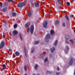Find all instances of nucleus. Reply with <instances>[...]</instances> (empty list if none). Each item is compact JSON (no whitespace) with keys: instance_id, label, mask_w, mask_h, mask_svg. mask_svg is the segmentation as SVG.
Returning <instances> with one entry per match:
<instances>
[{"instance_id":"11","label":"nucleus","mask_w":75,"mask_h":75,"mask_svg":"<svg viewBox=\"0 0 75 75\" xmlns=\"http://www.w3.org/2000/svg\"><path fill=\"white\" fill-rule=\"evenodd\" d=\"M35 7H38L39 6V4L38 3H35Z\"/></svg>"},{"instance_id":"14","label":"nucleus","mask_w":75,"mask_h":75,"mask_svg":"<svg viewBox=\"0 0 75 75\" xmlns=\"http://www.w3.org/2000/svg\"><path fill=\"white\" fill-rule=\"evenodd\" d=\"M50 33L51 35H52V34H54V31L53 30H51L50 31Z\"/></svg>"},{"instance_id":"33","label":"nucleus","mask_w":75,"mask_h":75,"mask_svg":"<svg viewBox=\"0 0 75 75\" xmlns=\"http://www.w3.org/2000/svg\"><path fill=\"white\" fill-rule=\"evenodd\" d=\"M50 51L51 52H53V50L52 49V48H51L50 49Z\"/></svg>"},{"instance_id":"46","label":"nucleus","mask_w":75,"mask_h":75,"mask_svg":"<svg viewBox=\"0 0 75 75\" xmlns=\"http://www.w3.org/2000/svg\"><path fill=\"white\" fill-rule=\"evenodd\" d=\"M25 75H27V74H25Z\"/></svg>"},{"instance_id":"40","label":"nucleus","mask_w":75,"mask_h":75,"mask_svg":"<svg viewBox=\"0 0 75 75\" xmlns=\"http://www.w3.org/2000/svg\"><path fill=\"white\" fill-rule=\"evenodd\" d=\"M0 7L1 8V7H2V5H0Z\"/></svg>"},{"instance_id":"43","label":"nucleus","mask_w":75,"mask_h":75,"mask_svg":"<svg viewBox=\"0 0 75 75\" xmlns=\"http://www.w3.org/2000/svg\"><path fill=\"white\" fill-rule=\"evenodd\" d=\"M7 39L8 40H9V39L8 38H7Z\"/></svg>"},{"instance_id":"32","label":"nucleus","mask_w":75,"mask_h":75,"mask_svg":"<svg viewBox=\"0 0 75 75\" xmlns=\"http://www.w3.org/2000/svg\"><path fill=\"white\" fill-rule=\"evenodd\" d=\"M9 3H10V2H11V3H13V0H9Z\"/></svg>"},{"instance_id":"23","label":"nucleus","mask_w":75,"mask_h":75,"mask_svg":"<svg viewBox=\"0 0 75 75\" xmlns=\"http://www.w3.org/2000/svg\"><path fill=\"white\" fill-rule=\"evenodd\" d=\"M6 10H7V8H4L2 9V11H4V12H5Z\"/></svg>"},{"instance_id":"26","label":"nucleus","mask_w":75,"mask_h":75,"mask_svg":"<svg viewBox=\"0 0 75 75\" xmlns=\"http://www.w3.org/2000/svg\"><path fill=\"white\" fill-rule=\"evenodd\" d=\"M37 67H38V65L36 64L35 67V69H37Z\"/></svg>"},{"instance_id":"6","label":"nucleus","mask_w":75,"mask_h":75,"mask_svg":"<svg viewBox=\"0 0 75 75\" xmlns=\"http://www.w3.org/2000/svg\"><path fill=\"white\" fill-rule=\"evenodd\" d=\"M18 34V32L16 30H14L13 31V35H17Z\"/></svg>"},{"instance_id":"44","label":"nucleus","mask_w":75,"mask_h":75,"mask_svg":"<svg viewBox=\"0 0 75 75\" xmlns=\"http://www.w3.org/2000/svg\"><path fill=\"white\" fill-rule=\"evenodd\" d=\"M3 36L4 37H6V36L5 35H4Z\"/></svg>"},{"instance_id":"27","label":"nucleus","mask_w":75,"mask_h":75,"mask_svg":"<svg viewBox=\"0 0 75 75\" xmlns=\"http://www.w3.org/2000/svg\"><path fill=\"white\" fill-rule=\"evenodd\" d=\"M58 2L59 4H61L62 2H61V1H59V0H58Z\"/></svg>"},{"instance_id":"24","label":"nucleus","mask_w":75,"mask_h":75,"mask_svg":"<svg viewBox=\"0 0 75 75\" xmlns=\"http://www.w3.org/2000/svg\"><path fill=\"white\" fill-rule=\"evenodd\" d=\"M24 68L25 71H27V66L26 65L25 66Z\"/></svg>"},{"instance_id":"15","label":"nucleus","mask_w":75,"mask_h":75,"mask_svg":"<svg viewBox=\"0 0 75 75\" xmlns=\"http://www.w3.org/2000/svg\"><path fill=\"white\" fill-rule=\"evenodd\" d=\"M59 23V21H55V24H58Z\"/></svg>"},{"instance_id":"12","label":"nucleus","mask_w":75,"mask_h":75,"mask_svg":"<svg viewBox=\"0 0 75 75\" xmlns=\"http://www.w3.org/2000/svg\"><path fill=\"white\" fill-rule=\"evenodd\" d=\"M28 16L29 17H30L31 16V11H29V13L28 14Z\"/></svg>"},{"instance_id":"31","label":"nucleus","mask_w":75,"mask_h":75,"mask_svg":"<svg viewBox=\"0 0 75 75\" xmlns=\"http://www.w3.org/2000/svg\"><path fill=\"white\" fill-rule=\"evenodd\" d=\"M67 4L68 6H69L70 5V3L69 2H67Z\"/></svg>"},{"instance_id":"8","label":"nucleus","mask_w":75,"mask_h":75,"mask_svg":"<svg viewBox=\"0 0 75 75\" xmlns=\"http://www.w3.org/2000/svg\"><path fill=\"white\" fill-rule=\"evenodd\" d=\"M70 42L71 43V44L72 43H74V44L75 45V41L74 42L73 41H74V40L73 39H70Z\"/></svg>"},{"instance_id":"18","label":"nucleus","mask_w":75,"mask_h":75,"mask_svg":"<svg viewBox=\"0 0 75 75\" xmlns=\"http://www.w3.org/2000/svg\"><path fill=\"white\" fill-rule=\"evenodd\" d=\"M57 40H56L54 43V46H56V45H57Z\"/></svg>"},{"instance_id":"34","label":"nucleus","mask_w":75,"mask_h":75,"mask_svg":"<svg viewBox=\"0 0 75 75\" xmlns=\"http://www.w3.org/2000/svg\"><path fill=\"white\" fill-rule=\"evenodd\" d=\"M66 43H67V44H69V42L68 41H67V40H66Z\"/></svg>"},{"instance_id":"4","label":"nucleus","mask_w":75,"mask_h":75,"mask_svg":"<svg viewBox=\"0 0 75 75\" xmlns=\"http://www.w3.org/2000/svg\"><path fill=\"white\" fill-rule=\"evenodd\" d=\"M73 62V58H72L70 61L69 62V64L70 65H71L72 64V63Z\"/></svg>"},{"instance_id":"29","label":"nucleus","mask_w":75,"mask_h":75,"mask_svg":"<svg viewBox=\"0 0 75 75\" xmlns=\"http://www.w3.org/2000/svg\"><path fill=\"white\" fill-rule=\"evenodd\" d=\"M47 60L48 58H46L44 60L45 62H46V61H47Z\"/></svg>"},{"instance_id":"17","label":"nucleus","mask_w":75,"mask_h":75,"mask_svg":"<svg viewBox=\"0 0 75 75\" xmlns=\"http://www.w3.org/2000/svg\"><path fill=\"white\" fill-rule=\"evenodd\" d=\"M39 41H36L35 42H34V44L35 45H37V44H38V43H39Z\"/></svg>"},{"instance_id":"30","label":"nucleus","mask_w":75,"mask_h":75,"mask_svg":"<svg viewBox=\"0 0 75 75\" xmlns=\"http://www.w3.org/2000/svg\"><path fill=\"white\" fill-rule=\"evenodd\" d=\"M63 27H65V23H63L62 24Z\"/></svg>"},{"instance_id":"13","label":"nucleus","mask_w":75,"mask_h":75,"mask_svg":"<svg viewBox=\"0 0 75 75\" xmlns=\"http://www.w3.org/2000/svg\"><path fill=\"white\" fill-rule=\"evenodd\" d=\"M15 54L16 55V56H18L19 55H20V53H19V52H15Z\"/></svg>"},{"instance_id":"19","label":"nucleus","mask_w":75,"mask_h":75,"mask_svg":"<svg viewBox=\"0 0 75 75\" xmlns=\"http://www.w3.org/2000/svg\"><path fill=\"white\" fill-rule=\"evenodd\" d=\"M47 38H50V34H48L47 36Z\"/></svg>"},{"instance_id":"36","label":"nucleus","mask_w":75,"mask_h":75,"mask_svg":"<svg viewBox=\"0 0 75 75\" xmlns=\"http://www.w3.org/2000/svg\"><path fill=\"white\" fill-rule=\"evenodd\" d=\"M29 3H32V1H31V0H29Z\"/></svg>"},{"instance_id":"22","label":"nucleus","mask_w":75,"mask_h":75,"mask_svg":"<svg viewBox=\"0 0 75 75\" xmlns=\"http://www.w3.org/2000/svg\"><path fill=\"white\" fill-rule=\"evenodd\" d=\"M24 50L25 51V55L26 56V57H27V54H26V52L25 51V47H24Z\"/></svg>"},{"instance_id":"38","label":"nucleus","mask_w":75,"mask_h":75,"mask_svg":"<svg viewBox=\"0 0 75 75\" xmlns=\"http://www.w3.org/2000/svg\"><path fill=\"white\" fill-rule=\"evenodd\" d=\"M9 51H10V52H11V51H12V50H11V49H9Z\"/></svg>"},{"instance_id":"9","label":"nucleus","mask_w":75,"mask_h":75,"mask_svg":"<svg viewBox=\"0 0 75 75\" xmlns=\"http://www.w3.org/2000/svg\"><path fill=\"white\" fill-rule=\"evenodd\" d=\"M2 69L3 70H4L5 69H6V66L5 65V64H3L2 65Z\"/></svg>"},{"instance_id":"7","label":"nucleus","mask_w":75,"mask_h":75,"mask_svg":"<svg viewBox=\"0 0 75 75\" xmlns=\"http://www.w3.org/2000/svg\"><path fill=\"white\" fill-rule=\"evenodd\" d=\"M30 22H28L26 24L25 26V27H26L27 26H30Z\"/></svg>"},{"instance_id":"45","label":"nucleus","mask_w":75,"mask_h":75,"mask_svg":"<svg viewBox=\"0 0 75 75\" xmlns=\"http://www.w3.org/2000/svg\"><path fill=\"white\" fill-rule=\"evenodd\" d=\"M74 0H72V1H74Z\"/></svg>"},{"instance_id":"16","label":"nucleus","mask_w":75,"mask_h":75,"mask_svg":"<svg viewBox=\"0 0 75 75\" xmlns=\"http://www.w3.org/2000/svg\"><path fill=\"white\" fill-rule=\"evenodd\" d=\"M65 18L67 20V21H69V18H68V16L67 15H66L65 16Z\"/></svg>"},{"instance_id":"37","label":"nucleus","mask_w":75,"mask_h":75,"mask_svg":"<svg viewBox=\"0 0 75 75\" xmlns=\"http://www.w3.org/2000/svg\"><path fill=\"white\" fill-rule=\"evenodd\" d=\"M33 51H34V50H32L31 51V52L32 53H33Z\"/></svg>"},{"instance_id":"39","label":"nucleus","mask_w":75,"mask_h":75,"mask_svg":"<svg viewBox=\"0 0 75 75\" xmlns=\"http://www.w3.org/2000/svg\"><path fill=\"white\" fill-rule=\"evenodd\" d=\"M57 71H59V67H57Z\"/></svg>"},{"instance_id":"25","label":"nucleus","mask_w":75,"mask_h":75,"mask_svg":"<svg viewBox=\"0 0 75 75\" xmlns=\"http://www.w3.org/2000/svg\"><path fill=\"white\" fill-rule=\"evenodd\" d=\"M45 56V54H41L40 55V56L41 57H44Z\"/></svg>"},{"instance_id":"42","label":"nucleus","mask_w":75,"mask_h":75,"mask_svg":"<svg viewBox=\"0 0 75 75\" xmlns=\"http://www.w3.org/2000/svg\"><path fill=\"white\" fill-rule=\"evenodd\" d=\"M53 50H55V48H54V47L53 48Z\"/></svg>"},{"instance_id":"47","label":"nucleus","mask_w":75,"mask_h":75,"mask_svg":"<svg viewBox=\"0 0 75 75\" xmlns=\"http://www.w3.org/2000/svg\"><path fill=\"white\" fill-rule=\"evenodd\" d=\"M33 75H35V74H33Z\"/></svg>"},{"instance_id":"21","label":"nucleus","mask_w":75,"mask_h":75,"mask_svg":"<svg viewBox=\"0 0 75 75\" xmlns=\"http://www.w3.org/2000/svg\"><path fill=\"white\" fill-rule=\"evenodd\" d=\"M17 24H15L14 25V28H17Z\"/></svg>"},{"instance_id":"41","label":"nucleus","mask_w":75,"mask_h":75,"mask_svg":"<svg viewBox=\"0 0 75 75\" xmlns=\"http://www.w3.org/2000/svg\"><path fill=\"white\" fill-rule=\"evenodd\" d=\"M59 73H57V75H59Z\"/></svg>"},{"instance_id":"35","label":"nucleus","mask_w":75,"mask_h":75,"mask_svg":"<svg viewBox=\"0 0 75 75\" xmlns=\"http://www.w3.org/2000/svg\"><path fill=\"white\" fill-rule=\"evenodd\" d=\"M66 47L67 50H69V47L68 46H66Z\"/></svg>"},{"instance_id":"5","label":"nucleus","mask_w":75,"mask_h":75,"mask_svg":"<svg viewBox=\"0 0 75 75\" xmlns=\"http://www.w3.org/2000/svg\"><path fill=\"white\" fill-rule=\"evenodd\" d=\"M4 45V42H1L0 44V47L2 48Z\"/></svg>"},{"instance_id":"3","label":"nucleus","mask_w":75,"mask_h":75,"mask_svg":"<svg viewBox=\"0 0 75 75\" xmlns=\"http://www.w3.org/2000/svg\"><path fill=\"white\" fill-rule=\"evenodd\" d=\"M43 25L44 28H46L47 27V22L45 21L43 23Z\"/></svg>"},{"instance_id":"2","label":"nucleus","mask_w":75,"mask_h":75,"mask_svg":"<svg viewBox=\"0 0 75 75\" xmlns=\"http://www.w3.org/2000/svg\"><path fill=\"white\" fill-rule=\"evenodd\" d=\"M34 25H32L31 26L30 28H29L28 29V32L29 33L30 32V30L31 34H33L34 32Z\"/></svg>"},{"instance_id":"10","label":"nucleus","mask_w":75,"mask_h":75,"mask_svg":"<svg viewBox=\"0 0 75 75\" xmlns=\"http://www.w3.org/2000/svg\"><path fill=\"white\" fill-rule=\"evenodd\" d=\"M65 38L66 40H69L70 38V37L68 35H67L65 36Z\"/></svg>"},{"instance_id":"1","label":"nucleus","mask_w":75,"mask_h":75,"mask_svg":"<svg viewBox=\"0 0 75 75\" xmlns=\"http://www.w3.org/2000/svg\"><path fill=\"white\" fill-rule=\"evenodd\" d=\"M26 2L25 1L22 3H19L18 4V7H22L23 6H25L26 5Z\"/></svg>"},{"instance_id":"28","label":"nucleus","mask_w":75,"mask_h":75,"mask_svg":"<svg viewBox=\"0 0 75 75\" xmlns=\"http://www.w3.org/2000/svg\"><path fill=\"white\" fill-rule=\"evenodd\" d=\"M19 36L20 37V38H21V41H23V39L22 38V37H21V35H20Z\"/></svg>"},{"instance_id":"20","label":"nucleus","mask_w":75,"mask_h":75,"mask_svg":"<svg viewBox=\"0 0 75 75\" xmlns=\"http://www.w3.org/2000/svg\"><path fill=\"white\" fill-rule=\"evenodd\" d=\"M12 15L13 17H14L16 16V13H13Z\"/></svg>"}]
</instances>
